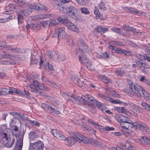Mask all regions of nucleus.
Returning a JSON list of instances; mask_svg holds the SVG:
<instances>
[{
	"mask_svg": "<svg viewBox=\"0 0 150 150\" xmlns=\"http://www.w3.org/2000/svg\"><path fill=\"white\" fill-rule=\"evenodd\" d=\"M77 3L81 6H85L88 3V0H76Z\"/></svg>",
	"mask_w": 150,
	"mask_h": 150,
	"instance_id": "nucleus-41",
	"label": "nucleus"
},
{
	"mask_svg": "<svg viewBox=\"0 0 150 150\" xmlns=\"http://www.w3.org/2000/svg\"><path fill=\"white\" fill-rule=\"evenodd\" d=\"M135 128L139 129L142 132L146 131L149 129L147 125L144 123L138 124L136 122Z\"/></svg>",
	"mask_w": 150,
	"mask_h": 150,
	"instance_id": "nucleus-22",
	"label": "nucleus"
},
{
	"mask_svg": "<svg viewBox=\"0 0 150 150\" xmlns=\"http://www.w3.org/2000/svg\"><path fill=\"white\" fill-rule=\"evenodd\" d=\"M30 146L32 147V150H43L44 145L41 141H39L33 143L30 142Z\"/></svg>",
	"mask_w": 150,
	"mask_h": 150,
	"instance_id": "nucleus-11",
	"label": "nucleus"
},
{
	"mask_svg": "<svg viewBox=\"0 0 150 150\" xmlns=\"http://www.w3.org/2000/svg\"><path fill=\"white\" fill-rule=\"evenodd\" d=\"M3 54L2 53L1 54H0V55H1V58L8 59L10 58L11 55L7 54L6 52L3 51Z\"/></svg>",
	"mask_w": 150,
	"mask_h": 150,
	"instance_id": "nucleus-45",
	"label": "nucleus"
},
{
	"mask_svg": "<svg viewBox=\"0 0 150 150\" xmlns=\"http://www.w3.org/2000/svg\"><path fill=\"white\" fill-rule=\"evenodd\" d=\"M24 10H21L25 16H28L32 12V9L30 6H28Z\"/></svg>",
	"mask_w": 150,
	"mask_h": 150,
	"instance_id": "nucleus-28",
	"label": "nucleus"
},
{
	"mask_svg": "<svg viewBox=\"0 0 150 150\" xmlns=\"http://www.w3.org/2000/svg\"><path fill=\"white\" fill-rule=\"evenodd\" d=\"M92 144L103 149H105L106 147L105 145L103 143L97 140H93L92 142Z\"/></svg>",
	"mask_w": 150,
	"mask_h": 150,
	"instance_id": "nucleus-29",
	"label": "nucleus"
},
{
	"mask_svg": "<svg viewBox=\"0 0 150 150\" xmlns=\"http://www.w3.org/2000/svg\"><path fill=\"white\" fill-rule=\"evenodd\" d=\"M51 132L52 134L57 139L63 141L65 139V137L59 131L55 129H52Z\"/></svg>",
	"mask_w": 150,
	"mask_h": 150,
	"instance_id": "nucleus-16",
	"label": "nucleus"
},
{
	"mask_svg": "<svg viewBox=\"0 0 150 150\" xmlns=\"http://www.w3.org/2000/svg\"><path fill=\"white\" fill-rule=\"evenodd\" d=\"M94 13L95 14L97 18L101 20L103 18V16L102 14H100L99 12V10L97 8L95 7L94 10Z\"/></svg>",
	"mask_w": 150,
	"mask_h": 150,
	"instance_id": "nucleus-34",
	"label": "nucleus"
},
{
	"mask_svg": "<svg viewBox=\"0 0 150 150\" xmlns=\"http://www.w3.org/2000/svg\"><path fill=\"white\" fill-rule=\"evenodd\" d=\"M89 95H82L81 97L79 96L80 103L86 105L87 100H88Z\"/></svg>",
	"mask_w": 150,
	"mask_h": 150,
	"instance_id": "nucleus-27",
	"label": "nucleus"
},
{
	"mask_svg": "<svg viewBox=\"0 0 150 150\" xmlns=\"http://www.w3.org/2000/svg\"><path fill=\"white\" fill-rule=\"evenodd\" d=\"M124 123L120 124L122 127L129 130L131 129L133 127L135 128L136 122H132L129 118Z\"/></svg>",
	"mask_w": 150,
	"mask_h": 150,
	"instance_id": "nucleus-12",
	"label": "nucleus"
},
{
	"mask_svg": "<svg viewBox=\"0 0 150 150\" xmlns=\"http://www.w3.org/2000/svg\"><path fill=\"white\" fill-rule=\"evenodd\" d=\"M106 89V91L107 92V93H112V94L114 97L117 98H119L120 97V95L115 91L112 90H110V89L109 88Z\"/></svg>",
	"mask_w": 150,
	"mask_h": 150,
	"instance_id": "nucleus-39",
	"label": "nucleus"
},
{
	"mask_svg": "<svg viewBox=\"0 0 150 150\" xmlns=\"http://www.w3.org/2000/svg\"><path fill=\"white\" fill-rule=\"evenodd\" d=\"M51 16V14H40L36 16V18L37 20L46 19L50 18Z\"/></svg>",
	"mask_w": 150,
	"mask_h": 150,
	"instance_id": "nucleus-31",
	"label": "nucleus"
},
{
	"mask_svg": "<svg viewBox=\"0 0 150 150\" xmlns=\"http://www.w3.org/2000/svg\"><path fill=\"white\" fill-rule=\"evenodd\" d=\"M98 101L95 98L92 96L89 95L86 104L89 105V104H91L96 105Z\"/></svg>",
	"mask_w": 150,
	"mask_h": 150,
	"instance_id": "nucleus-24",
	"label": "nucleus"
},
{
	"mask_svg": "<svg viewBox=\"0 0 150 150\" xmlns=\"http://www.w3.org/2000/svg\"><path fill=\"white\" fill-rule=\"evenodd\" d=\"M98 95L99 96L101 97V98L104 99L106 101L110 102L111 99V98L109 97H108V96L101 94H99Z\"/></svg>",
	"mask_w": 150,
	"mask_h": 150,
	"instance_id": "nucleus-52",
	"label": "nucleus"
},
{
	"mask_svg": "<svg viewBox=\"0 0 150 150\" xmlns=\"http://www.w3.org/2000/svg\"><path fill=\"white\" fill-rule=\"evenodd\" d=\"M30 6L32 10L35 9V11H40L42 10H46L48 9L45 6L39 3H30Z\"/></svg>",
	"mask_w": 150,
	"mask_h": 150,
	"instance_id": "nucleus-14",
	"label": "nucleus"
},
{
	"mask_svg": "<svg viewBox=\"0 0 150 150\" xmlns=\"http://www.w3.org/2000/svg\"><path fill=\"white\" fill-rule=\"evenodd\" d=\"M88 122L89 123L92 124L94 126H96V125H98V122H95L92 120L88 119Z\"/></svg>",
	"mask_w": 150,
	"mask_h": 150,
	"instance_id": "nucleus-60",
	"label": "nucleus"
},
{
	"mask_svg": "<svg viewBox=\"0 0 150 150\" xmlns=\"http://www.w3.org/2000/svg\"><path fill=\"white\" fill-rule=\"evenodd\" d=\"M137 142L144 144H150V139L145 136H143L139 139H137L136 141Z\"/></svg>",
	"mask_w": 150,
	"mask_h": 150,
	"instance_id": "nucleus-20",
	"label": "nucleus"
},
{
	"mask_svg": "<svg viewBox=\"0 0 150 150\" xmlns=\"http://www.w3.org/2000/svg\"><path fill=\"white\" fill-rule=\"evenodd\" d=\"M79 96H77L75 95H70L68 98V100L69 101H71L75 103H80Z\"/></svg>",
	"mask_w": 150,
	"mask_h": 150,
	"instance_id": "nucleus-23",
	"label": "nucleus"
},
{
	"mask_svg": "<svg viewBox=\"0 0 150 150\" xmlns=\"http://www.w3.org/2000/svg\"><path fill=\"white\" fill-rule=\"evenodd\" d=\"M142 106L144 109H145L150 112V105L147 103L142 102L141 103Z\"/></svg>",
	"mask_w": 150,
	"mask_h": 150,
	"instance_id": "nucleus-42",
	"label": "nucleus"
},
{
	"mask_svg": "<svg viewBox=\"0 0 150 150\" xmlns=\"http://www.w3.org/2000/svg\"><path fill=\"white\" fill-rule=\"evenodd\" d=\"M13 93L20 95H26L27 97L29 98H31L29 92L24 89L23 91H21L13 87H11L10 89L5 88L0 89V95H5L6 94H11Z\"/></svg>",
	"mask_w": 150,
	"mask_h": 150,
	"instance_id": "nucleus-2",
	"label": "nucleus"
},
{
	"mask_svg": "<svg viewBox=\"0 0 150 150\" xmlns=\"http://www.w3.org/2000/svg\"><path fill=\"white\" fill-rule=\"evenodd\" d=\"M41 107L44 110H50V106L48 104L46 103H41Z\"/></svg>",
	"mask_w": 150,
	"mask_h": 150,
	"instance_id": "nucleus-48",
	"label": "nucleus"
},
{
	"mask_svg": "<svg viewBox=\"0 0 150 150\" xmlns=\"http://www.w3.org/2000/svg\"><path fill=\"white\" fill-rule=\"evenodd\" d=\"M127 9L129 11V12L133 14L138 15L139 13V11L136 9H134L132 8H127Z\"/></svg>",
	"mask_w": 150,
	"mask_h": 150,
	"instance_id": "nucleus-43",
	"label": "nucleus"
},
{
	"mask_svg": "<svg viewBox=\"0 0 150 150\" xmlns=\"http://www.w3.org/2000/svg\"><path fill=\"white\" fill-rule=\"evenodd\" d=\"M5 50H7L8 51L10 50L11 52L14 53H17L18 52V50L17 48H14L11 45H9L6 46Z\"/></svg>",
	"mask_w": 150,
	"mask_h": 150,
	"instance_id": "nucleus-33",
	"label": "nucleus"
},
{
	"mask_svg": "<svg viewBox=\"0 0 150 150\" xmlns=\"http://www.w3.org/2000/svg\"><path fill=\"white\" fill-rule=\"evenodd\" d=\"M15 141V138L9 137L8 139H7L6 141H4L3 142V144L5 146L8 148H10L13 146L14 143Z\"/></svg>",
	"mask_w": 150,
	"mask_h": 150,
	"instance_id": "nucleus-17",
	"label": "nucleus"
},
{
	"mask_svg": "<svg viewBox=\"0 0 150 150\" xmlns=\"http://www.w3.org/2000/svg\"><path fill=\"white\" fill-rule=\"evenodd\" d=\"M116 74L119 76H122L125 74V72L121 70H116L115 71Z\"/></svg>",
	"mask_w": 150,
	"mask_h": 150,
	"instance_id": "nucleus-54",
	"label": "nucleus"
},
{
	"mask_svg": "<svg viewBox=\"0 0 150 150\" xmlns=\"http://www.w3.org/2000/svg\"><path fill=\"white\" fill-rule=\"evenodd\" d=\"M114 129H115L113 127H110V126H106L104 127V132L107 133L109 131H112L114 130Z\"/></svg>",
	"mask_w": 150,
	"mask_h": 150,
	"instance_id": "nucleus-49",
	"label": "nucleus"
},
{
	"mask_svg": "<svg viewBox=\"0 0 150 150\" xmlns=\"http://www.w3.org/2000/svg\"><path fill=\"white\" fill-rule=\"evenodd\" d=\"M38 135L36 132H30L29 134V138L30 141L34 140L36 138Z\"/></svg>",
	"mask_w": 150,
	"mask_h": 150,
	"instance_id": "nucleus-32",
	"label": "nucleus"
},
{
	"mask_svg": "<svg viewBox=\"0 0 150 150\" xmlns=\"http://www.w3.org/2000/svg\"><path fill=\"white\" fill-rule=\"evenodd\" d=\"M58 55L56 53H54L53 54L50 60H53L55 61L58 62Z\"/></svg>",
	"mask_w": 150,
	"mask_h": 150,
	"instance_id": "nucleus-57",
	"label": "nucleus"
},
{
	"mask_svg": "<svg viewBox=\"0 0 150 150\" xmlns=\"http://www.w3.org/2000/svg\"><path fill=\"white\" fill-rule=\"evenodd\" d=\"M12 130L15 132L13 133L16 137H18L15 146L13 150H21L23 144V139L24 134L21 135L18 130V128L16 126H13L12 127Z\"/></svg>",
	"mask_w": 150,
	"mask_h": 150,
	"instance_id": "nucleus-3",
	"label": "nucleus"
},
{
	"mask_svg": "<svg viewBox=\"0 0 150 150\" xmlns=\"http://www.w3.org/2000/svg\"><path fill=\"white\" fill-rule=\"evenodd\" d=\"M87 131L90 133L93 134L94 135H95L96 132L92 127L90 126L88 127Z\"/></svg>",
	"mask_w": 150,
	"mask_h": 150,
	"instance_id": "nucleus-56",
	"label": "nucleus"
},
{
	"mask_svg": "<svg viewBox=\"0 0 150 150\" xmlns=\"http://www.w3.org/2000/svg\"><path fill=\"white\" fill-rule=\"evenodd\" d=\"M96 105L97 107L99 108L102 111L105 110V109H106V108L105 107V105H102L100 102L98 101L97 102Z\"/></svg>",
	"mask_w": 150,
	"mask_h": 150,
	"instance_id": "nucleus-44",
	"label": "nucleus"
},
{
	"mask_svg": "<svg viewBox=\"0 0 150 150\" xmlns=\"http://www.w3.org/2000/svg\"><path fill=\"white\" fill-rule=\"evenodd\" d=\"M57 20L61 22L63 24L72 31L78 32V29L76 26L72 22L66 18H64L63 17L57 18Z\"/></svg>",
	"mask_w": 150,
	"mask_h": 150,
	"instance_id": "nucleus-6",
	"label": "nucleus"
},
{
	"mask_svg": "<svg viewBox=\"0 0 150 150\" xmlns=\"http://www.w3.org/2000/svg\"><path fill=\"white\" fill-rule=\"evenodd\" d=\"M66 12L70 17L74 19L77 18L78 9L75 6H71L67 7L65 8Z\"/></svg>",
	"mask_w": 150,
	"mask_h": 150,
	"instance_id": "nucleus-7",
	"label": "nucleus"
},
{
	"mask_svg": "<svg viewBox=\"0 0 150 150\" xmlns=\"http://www.w3.org/2000/svg\"><path fill=\"white\" fill-rule=\"evenodd\" d=\"M77 56L79 57V61L81 62L84 63L86 66L88 68L89 66H91V64L89 59L87 58L83 54V53L76 52Z\"/></svg>",
	"mask_w": 150,
	"mask_h": 150,
	"instance_id": "nucleus-9",
	"label": "nucleus"
},
{
	"mask_svg": "<svg viewBox=\"0 0 150 150\" xmlns=\"http://www.w3.org/2000/svg\"><path fill=\"white\" fill-rule=\"evenodd\" d=\"M100 78L101 79L102 81L105 83L109 84L110 83H111V80L108 79L106 76L101 75L100 76Z\"/></svg>",
	"mask_w": 150,
	"mask_h": 150,
	"instance_id": "nucleus-38",
	"label": "nucleus"
},
{
	"mask_svg": "<svg viewBox=\"0 0 150 150\" xmlns=\"http://www.w3.org/2000/svg\"><path fill=\"white\" fill-rule=\"evenodd\" d=\"M71 81L76 85L80 81V79L76 75H73L71 77Z\"/></svg>",
	"mask_w": 150,
	"mask_h": 150,
	"instance_id": "nucleus-36",
	"label": "nucleus"
},
{
	"mask_svg": "<svg viewBox=\"0 0 150 150\" xmlns=\"http://www.w3.org/2000/svg\"><path fill=\"white\" fill-rule=\"evenodd\" d=\"M46 54L48 57V58L50 60L52 57V56H53V54L52 53V51L50 50H48L47 51Z\"/></svg>",
	"mask_w": 150,
	"mask_h": 150,
	"instance_id": "nucleus-63",
	"label": "nucleus"
},
{
	"mask_svg": "<svg viewBox=\"0 0 150 150\" xmlns=\"http://www.w3.org/2000/svg\"><path fill=\"white\" fill-rule=\"evenodd\" d=\"M111 30L113 32L118 33L120 34H122V32L120 30V28H113L111 29Z\"/></svg>",
	"mask_w": 150,
	"mask_h": 150,
	"instance_id": "nucleus-53",
	"label": "nucleus"
},
{
	"mask_svg": "<svg viewBox=\"0 0 150 150\" xmlns=\"http://www.w3.org/2000/svg\"><path fill=\"white\" fill-rule=\"evenodd\" d=\"M17 57L16 56L11 55L8 59L0 60V64L14 65L17 62Z\"/></svg>",
	"mask_w": 150,
	"mask_h": 150,
	"instance_id": "nucleus-10",
	"label": "nucleus"
},
{
	"mask_svg": "<svg viewBox=\"0 0 150 150\" xmlns=\"http://www.w3.org/2000/svg\"><path fill=\"white\" fill-rule=\"evenodd\" d=\"M37 87H39V89L43 90L46 91H49L50 90V89L47 87L45 86V84L42 83L40 85L39 84L38 86Z\"/></svg>",
	"mask_w": 150,
	"mask_h": 150,
	"instance_id": "nucleus-40",
	"label": "nucleus"
},
{
	"mask_svg": "<svg viewBox=\"0 0 150 150\" xmlns=\"http://www.w3.org/2000/svg\"><path fill=\"white\" fill-rule=\"evenodd\" d=\"M48 62L46 61L45 57L42 56H40V57L39 66L40 67L44 66L46 67V65H47Z\"/></svg>",
	"mask_w": 150,
	"mask_h": 150,
	"instance_id": "nucleus-26",
	"label": "nucleus"
},
{
	"mask_svg": "<svg viewBox=\"0 0 150 150\" xmlns=\"http://www.w3.org/2000/svg\"><path fill=\"white\" fill-rule=\"evenodd\" d=\"M86 80L83 78L80 79V81L78 83L77 86L80 87H84L86 83Z\"/></svg>",
	"mask_w": 150,
	"mask_h": 150,
	"instance_id": "nucleus-37",
	"label": "nucleus"
},
{
	"mask_svg": "<svg viewBox=\"0 0 150 150\" xmlns=\"http://www.w3.org/2000/svg\"><path fill=\"white\" fill-rule=\"evenodd\" d=\"M39 80V78L38 76L34 74L31 77V79L30 81L32 83V84L29 85L28 87L32 91L35 92L36 93H38L40 94L43 95V96H45L48 97L47 95H46L45 93L38 91L35 87H37L38 86L39 83L38 81Z\"/></svg>",
	"mask_w": 150,
	"mask_h": 150,
	"instance_id": "nucleus-4",
	"label": "nucleus"
},
{
	"mask_svg": "<svg viewBox=\"0 0 150 150\" xmlns=\"http://www.w3.org/2000/svg\"><path fill=\"white\" fill-rule=\"evenodd\" d=\"M6 46L5 41H0V49L5 50Z\"/></svg>",
	"mask_w": 150,
	"mask_h": 150,
	"instance_id": "nucleus-50",
	"label": "nucleus"
},
{
	"mask_svg": "<svg viewBox=\"0 0 150 150\" xmlns=\"http://www.w3.org/2000/svg\"><path fill=\"white\" fill-rule=\"evenodd\" d=\"M110 102H111L115 104H119L120 101L118 99L115 100L111 98Z\"/></svg>",
	"mask_w": 150,
	"mask_h": 150,
	"instance_id": "nucleus-64",
	"label": "nucleus"
},
{
	"mask_svg": "<svg viewBox=\"0 0 150 150\" xmlns=\"http://www.w3.org/2000/svg\"><path fill=\"white\" fill-rule=\"evenodd\" d=\"M60 3L61 2H58L57 0H53L52 1V4L56 8H57L58 6H59Z\"/></svg>",
	"mask_w": 150,
	"mask_h": 150,
	"instance_id": "nucleus-55",
	"label": "nucleus"
},
{
	"mask_svg": "<svg viewBox=\"0 0 150 150\" xmlns=\"http://www.w3.org/2000/svg\"><path fill=\"white\" fill-rule=\"evenodd\" d=\"M1 137L3 142L4 141H6L7 139H8V138H9V137H7V134L6 133H3L1 134Z\"/></svg>",
	"mask_w": 150,
	"mask_h": 150,
	"instance_id": "nucleus-59",
	"label": "nucleus"
},
{
	"mask_svg": "<svg viewBox=\"0 0 150 150\" xmlns=\"http://www.w3.org/2000/svg\"><path fill=\"white\" fill-rule=\"evenodd\" d=\"M142 96L146 100H150V93L146 90L144 89L142 92Z\"/></svg>",
	"mask_w": 150,
	"mask_h": 150,
	"instance_id": "nucleus-25",
	"label": "nucleus"
},
{
	"mask_svg": "<svg viewBox=\"0 0 150 150\" xmlns=\"http://www.w3.org/2000/svg\"><path fill=\"white\" fill-rule=\"evenodd\" d=\"M46 83L48 85L51 86V87L56 88H59V86L56 85V84L53 82H51L50 81L48 80V79H46L45 81Z\"/></svg>",
	"mask_w": 150,
	"mask_h": 150,
	"instance_id": "nucleus-35",
	"label": "nucleus"
},
{
	"mask_svg": "<svg viewBox=\"0 0 150 150\" xmlns=\"http://www.w3.org/2000/svg\"><path fill=\"white\" fill-rule=\"evenodd\" d=\"M79 50L76 52H87L90 50L89 48L85 41L82 39H80L78 41Z\"/></svg>",
	"mask_w": 150,
	"mask_h": 150,
	"instance_id": "nucleus-8",
	"label": "nucleus"
},
{
	"mask_svg": "<svg viewBox=\"0 0 150 150\" xmlns=\"http://www.w3.org/2000/svg\"><path fill=\"white\" fill-rule=\"evenodd\" d=\"M108 30V28L102 26H98L94 29V32L96 34L99 33L102 34L103 33H105Z\"/></svg>",
	"mask_w": 150,
	"mask_h": 150,
	"instance_id": "nucleus-18",
	"label": "nucleus"
},
{
	"mask_svg": "<svg viewBox=\"0 0 150 150\" xmlns=\"http://www.w3.org/2000/svg\"><path fill=\"white\" fill-rule=\"evenodd\" d=\"M25 16L24 14L22 13V12L20 10L19 12H18L17 16L18 23H22L24 18Z\"/></svg>",
	"mask_w": 150,
	"mask_h": 150,
	"instance_id": "nucleus-30",
	"label": "nucleus"
},
{
	"mask_svg": "<svg viewBox=\"0 0 150 150\" xmlns=\"http://www.w3.org/2000/svg\"><path fill=\"white\" fill-rule=\"evenodd\" d=\"M26 27L28 31H29L31 29L35 31H37L41 28V26L39 24L35 23L27 24Z\"/></svg>",
	"mask_w": 150,
	"mask_h": 150,
	"instance_id": "nucleus-15",
	"label": "nucleus"
},
{
	"mask_svg": "<svg viewBox=\"0 0 150 150\" xmlns=\"http://www.w3.org/2000/svg\"><path fill=\"white\" fill-rule=\"evenodd\" d=\"M87 138L80 133L78 132H74V136L66 138L64 141H67L68 144L69 146H71L74 144L76 142L80 143L81 142L86 143L87 142Z\"/></svg>",
	"mask_w": 150,
	"mask_h": 150,
	"instance_id": "nucleus-1",
	"label": "nucleus"
},
{
	"mask_svg": "<svg viewBox=\"0 0 150 150\" xmlns=\"http://www.w3.org/2000/svg\"><path fill=\"white\" fill-rule=\"evenodd\" d=\"M114 48L115 49H114L113 51L116 52L117 53H122V51H123V50L121 49L120 48L117 47H115Z\"/></svg>",
	"mask_w": 150,
	"mask_h": 150,
	"instance_id": "nucleus-62",
	"label": "nucleus"
},
{
	"mask_svg": "<svg viewBox=\"0 0 150 150\" xmlns=\"http://www.w3.org/2000/svg\"><path fill=\"white\" fill-rule=\"evenodd\" d=\"M57 21H58V20H57ZM50 25H51L52 26H54V25H56L57 24L58 21L57 22L56 20H51L50 21Z\"/></svg>",
	"mask_w": 150,
	"mask_h": 150,
	"instance_id": "nucleus-61",
	"label": "nucleus"
},
{
	"mask_svg": "<svg viewBox=\"0 0 150 150\" xmlns=\"http://www.w3.org/2000/svg\"><path fill=\"white\" fill-rule=\"evenodd\" d=\"M116 118L118 122L121 123L126 122L127 121H128V119H129L128 117L120 114L116 115Z\"/></svg>",
	"mask_w": 150,
	"mask_h": 150,
	"instance_id": "nucleus-21",
	"label": "nucleus"
},
{
	"mask_svg": "<svg viewBox=\"0 0 150 150\" xmlns=\"http://www.w3.org/2000/svg\"><path fill=\"white\" fill-rule=\"evenodd\" d=\"M65 29L63 27L56 28L55 33H57V37L59 38H68V35L65 32Z\"/></svg>",
	"mask_w": 150,
	"mask_h": 150,
	"instance_id": "nucleus-13",
	"label": "nucleus"
},
{
	"mask_svg": "<svg viewBox=\"0 0 150 150\" xmlns=\"http://www.w3.org/2000/svg\"><path fill=\"white\" fill-rule=\"evenodd\" d=\"M49 23L50 21H47L42 22L41 24L43 27L47 28L50 26Z\"/></svg>",
	"mask_w": 150,
	"mask_h": 150,
	"instance_id": "nucleus-46",
	"label": "nucleus"
},
{
	"mask_svg": "<svg viewBox=\"0 0 150 150\" xmlns=\"http://www.w3.org/2000/svg\"><path fill=\"white\" fill-rule=\"evenodd\" d=\"M129 105L131 108L137 112L139 109V106L133 103H129Z\"/></svg>",
	"mask_w": 150,
	"mask_h": 150,
	"instance_id": "nucleus-47",
	"label": "nucleus"
},
{
	"mask_svg": "<svg viewBox=\"0 0 150 150\" xmlns=\"http://www.w3.org/2000/svg\"><path fill=\"white\" fill-rule=\"evenodd\" d=\"M30 64H36L38 63V61L36 59L35 56L31 54V60Z\"/></svg>",
	"mask_w": 150,
	"mask_h": 150,
	"instance_id": "nucleus-51",
	"label": "nucleus"
},
{
	"mask_svg": "<svg viewBox=\"0 0 150 150\" xmlns=\"http://www.w3.org/2000/svg\"><path fill=\"white\" fill-rule=\"evenodd\" d=\"M129 90L130 93V94L132 95L133 93L139 97H141L142 96L141 92H142L144 88L140 86H135V84L130 81H129Z\"/></svg>",
	"mask_w": 150,
	"mask_h": 150,
	"instance_id": "nucleus-5",
	"label": "nucleus"
},
{
	"mask_svg": "<svg viewBox=\"0 0 150 150\" xmlns=\"http://www.w3.org/2000/svg\"><path fill=\"white\" fill-rule=\"evenodd\" d=\"M15 2L18 4V6L23 8H26L30 6V3L26 2L25 0H13Z\"/></svg>",
	"mask_w": 150,
	"mask_h": 150,
	"instance_id": "nucleus-19",
	"label": "nucleus"
},
{
	"mask_svg": "<svg viewBox=\"0 0 150 150\" xmlns=\"http://www.w3.org/2000/svg\"><path fill=\"white\" fill-rule=\"evenodd\" d=\"M81 12L85 14H89L90 12L88 9L85 8H81Z\"/></svg>",
	"mask_w": 150,
	"mask_h": 150,
	"instance_id": "nucleus-58",
	"label": "nucleus"
}]
</instances>
